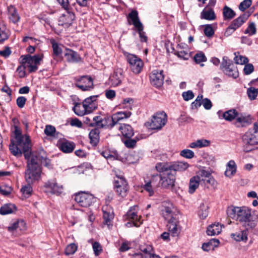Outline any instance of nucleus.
Instances as JSON below:
<instances>
[{"label": "nucleus", "instance_id": "6ab92c4d", "mask_svg": "<svg viewBox=\"0 0 258 258\" xmlns=\"http://www.w3.org/2000/svg\"><path fill=\"white\" fill-rule=\"evenodd\" d=\"M162 70H154L150 74V82L151 84L157 88L161 87L164 82V75Z\"/></svg>", "mask_w": 258, "mask_h": 258}, {"label": "nucleus", "instance_id": "20e7f679", "mask_svg": "<svg viewBox=\"0 0 258 258\" xmlns=\"http://www.w3.org/2000/svg\"><path fill=\"white\" fill-rule=\"evenodd\" d=\"M128 23L130 25H133L135 30L139 35L141 42H146L148 38L145 32H144V26L141 22L138 12L136 10H133L130 13L127 17Z\"/></svg>", "mask_w": 258, "mask_h": 258}, {"label": "nucleus", "instance_id": "79ce46f5", "mask_svg": "<svg viewBox=\"0 0 258 258\" xmlns=\"http://www.w3.org/2000/svg\"><path fill=\"white\" fill-rule=\"evenodd\" d=\"M16 210L14 205L12 204H6L0 208V214L2 215H7L13 213Z\"/></svg>", "mask_w": 258, "mask_h": 258}, {"label": "nucleus", "instance_id": "58836bf2", "mask_svg": "<svg viewBox=\"0 0 258 258\" xmlns=\"http://www.w3.org/2000/svg\"><path fill=\"white\" fill-rule=\"evenodd\" d=\"M210 144V142L209 140L206 139H200L191 143L189 145V147L191 148H203L209 146Z\"/></svg>", "mask_w": 258, "mask_h": 258}, {"label": "nucleus", "instance_id": "6e6552de", "mask_svg": "<svg viewBox=\"0 0 258 258\" xmlns=\"http://www.w3.org/2000/svg\"><path fill=\"white\" fill-rule=\"evenodd\" d=\"M167 122V115L164 112L155 114L150 122L147 123V126L151 130L161 129Z\"/></svg>", "mask_w": 258, "mask_h": 258}, {"label": "nucleus", "instance_id": "e433bc0d", "mask_svg": "<svg viewBox=\"0 0 258 258\" xmlns=\"http://www.w3.org/2000/svg\"><path fill=\"white\" fill-rule=\"evenodd\" d=\"M99 131L98 128L92 130L89 134V137L90 140V143L93 146H96L99 141Z\"/></svg>", "mask_w": 258, "mask_h": 258}, {"label": "nucleus", "instance_id": "a18cd8bd", "mask_svg": "<svg viewBox=\"0 0 258 258\" xmlns=\"http://www.w3.org/2000/svg\"><path fill=\"white\" fill-rule=\"evenodd\" d=\"M53 48V55L54 56H59L62 52L61 45L58 44L54 40L51 41Z\"/></svg>", "mask_w": 258, "mask_h": 258}, {"label": "nucleus", "instance_id": "0eeeda50", "mask_svg": "<svg viewBox=\"0 0 258 258\" xmlns=\"http://www.w3.org/2000/svg\"><path fill=\"white\" fill-rule=\"evenodd\" d=\"M160 172L159 185L163 188L172 189L175 185V175L171 171H158Z\"/></svg>", "mask_w": 258, "mask_h": 258}, {"label": "nucleus", "instance_id": "a878e982", "mask_svg": "<svg viewBox=\"0 0 258 258\" xmlns=\"http://www.w3.org/2000/svg\"><path fill=\"white\" fill-rule=\"evenodd\" d=\"M64 56L67 60L70 62H78L81 59L80 56L77 52L70 49H66Z\"/></svg>", "mask_w": 258, "mask_h": 258}, {"label": "nucleus", "instance_id": "864d4df0", "mask_svg": "<svg viewBox=\"0 0 258 258\" xmlns=\"http://www.w3.org/2000/svg\"><path fill=\"white\" fill-rule=\"evenodd\" d=\"M12 190L11 186L7 184H3L0 186V192L4 196L9 195L12 192Z\"/></svg>", "mask_w": 258, "mask_h": 258}, {"label": "nucleus", "instance_id": "4d7b16f0", "mask_svg": "<svg viewBox=\"0 0 258 258\" xmlns=\"http://www.w3.org/2000/svg\"><path fill=\"white\" fill-rule=\"evenodd\" d=\"M26 68V66L22 63H21V64L18 67L16 70V72L18 73V76L19 78H24L26 76V72L25 69Z\"/></svg>", "mask_w": 258, "mask_h": 258}, {"label": "nucleus", "instance_id": "680f3d73", "mask_svg": "<svg viewBox=\"0 0 258 258\" xmlns=\"http://www.w3.org/2000/svg\"><path fill=\"white\" fill-rule=\"evenodd\" d=\"M251 0H244L240 4L239 6V9L241 11L243 12L248 8L251 5Z\"/></svg>", "mask_w": 258, "mask_h": 258}, {"label": "nucleus", "instance_id": "1a4fd4ad", "mask_svg": "<svg viewBox=\"0 0 258 258\" xmlns=\"http://www.w3.org/2000/svg\"><path fill=\"white\" fill-rule=\"evenodd\" d=\"M243 143L248 145L258 144V122L253 124V127L249 129L242 137Z\"/></svg>", "mask_w": 258, "mask_h": 258}, {"label": "nucleus", "instance_id": "473e14b6", "mask_svg": "<svg viewBox=\"0 0 258 258\" xmlns=\"http://www.w3.org/2000/svg\"><path fill=\"white\" fill-rule=\"evenodd\" d=\"M251 122V118L250 115H241L240 116H237L236 118L235 124L237 126H244L249 124H250Z\"/></svg>", "mask_w": 258, "mask_h": 258}, {"label": "nucleus", "instance_id": "338daca9", "mask_svg": "<svg viewBox=\"0 0 258 258\" xmlns=\"http://www.w3.org/2000/svg\"><path fill=\"white\" fill-rule=\"evenodd\" d=\"M151 183V181H148L143 187L144 189L148 192L149 196H152L154 194V191L153 189Z\"/></svg>", "mask_w": 258, "mask_h": 258}, {"label": "nucleus", "instance_id": "72a5a7b5", "mask_svg": "<svg viewBox=\"0 0 258 258\" xmlns=\"http://www.w3.org/2000/svg\"><path fill=\"white\" fill-rule=\"evenodd\" d=\"M200 176L202 181H204L205 184H208L211 185H214L215 184V180L208 172L205 170H202L200 172Z\"/></svg>", "mask_w": 258, "mask_h": 258}, {"label": "nucleus", "instance_id": "39448f33", "mask_svg": "<svg viewBox=\"0 0 258 258\" xmlns=\"http://www.w3.org/2000/svg\"><path fill=\"white\" fill-rule=\"evenodd\" d=\"M43 56L42 54H37L34 56L30 55H22L20 63H24L26 66L29 73L35 72L38 70V66L40 64Z\"/></svg>", "mask_w": 258, "mask_h": 258}, {"label": "nucleus", "instance_id": "09e8293b", "mask_svg": "<svg viewBox=\"0 0 258 258\" xmlns=\"http://www.w3.org/2000/svg\"><path fill=\"white\" fill-rule=\"evenodd\" d=\"M234 55V60L236 64H244L248 61V58L241 55L239 52H235Z\"/></svg>", "mask_w": 258, "mask_h": 258}, {"label": "nucleus", "instance_id": "9d476101", "mask_svg": "<svg viewBox=\"0 0 258 258\" xmlns=\"http://www.w3.org/2000/svg\"><path fill=\"white\" fill-rule=\"evenodd\" d=\"M220 67L226 75L233 78H236L238 76V72L237 68L227 56L223 57Z\"/></svg>", "mask_w": 258, "mask_h": 258}, {"label": "nucleus", "instance_id": "bf43d9fd", "mask_svg": "<svg viewBox=\"0 0 258 258\" xmlns=\"http://www.w3.org/2000/svg\"><path fill=\"white\" fill-rule=\"evenodd\" d=\"M180 155L186 158L191 159L194 157V152L189 149H184L180 152Z\"/></svg>", "mask_w": 258, "mask_h": 258}, {"label": "nucleus", "instance_id": "2f4dec72", "mask_svg": "<svg viewBox=\"0 0 258 258\" xmlns=\"http://www.w3.org/2000/svg\"><path fill=\"white\" fill-rule=\"evenodd\" d=\"M119 130L122 136L126 138H131L134 134L132 127L127 124H121L119 127Z\"/></svg>", "mask_w": 258, "mask_h": 258}, {"label": "nucleus", "instance_id": "9b49d317", "mask_svg": "<svg viewBox=\"0 0 258 258\" xmlns=\"http://www.w3.org/2000/svg\"><path fill=\"white\" fill-rule=\"evenodd\" d=\"M75 200L80 206L87 208L94 202L95 198L92 194L82 191L75 195Z\"/></svg>", "mask_w": 258, "mask_h": 258}, {"label": "nucleus", "instance_id": "412c9836", "mask_svg": "<svg viewBox=\"0 0 258 258\" xmlns=\"http://www.w3.org/2000/svg\"><path fill=\"white\" fill-rule=\"evenodd\" d=\"M45 187L46 192L53 194L59 195L63 191L62 186L58 185L55 180L47 181L45 184Z\"/></svg>", "mask_w": 258, "mask_h": 258}, {"label": "nucleus", "instance_id": "423d86ee", "mask_svg": "<svg viewBox=\"0 0 258 258\" xmlns=\"http://www.w3.org/2000/svg\"><path fill=\"white\" fill-rule=\"evenodd\" d=\"M188 164L186 162H178L176 163L159 162L157 163L155 168L157 171H171L174 173L176 171H184L187 169Z\"/></svg>", "mask_w": 258, "mask_h": 258}, {"label": "nucleus", "instance_id": "b1692460", "mask_svg": "<svg viewBox=\"0 0 258 258\" xmlns=\"http://www.w3.org/2000/svg\"><path fill=\"white\" fill-rule=\"evenodd\" d=\"M102 211L104 223L107 225H109L111 223V221L114 218L113 210L110 206L105 205L102 207Z\"/></svg>", "mask_w": 258, "mask_h": 258}, {"label": "nucleus", "instance_id": "603ef678", "mask_svg": "<svg viewBox=\"0 0 258 258\" xmlns=\"http://www.w3.org/2000/svg\"><path fill=\"white\" fill-rule=\"evenodd\" d=\"M247 94L250 100H254L257 96L258 88L255 89L254 87H250L247 90Z\"/></svg>", "mask_w": 258, "mask_h": 258}, {"label": "nucleus", "instance_id": "4468645a", "mask_svg": "<svg viewBox=\"0 0 258 258\" xmlns=\"http://www.w3.org/2000/svg\"><path fill=\"white\" fill-rule=\"evenodd\" d=\"M114 186L115 191L118 196L121 197H124L126 196L128 186L124 177L119 176L118 179H115Z\"/></svg>", "mask_w": 258, "mask_h": 258}, {"label": "nucleus", "instance_id": "4be33fe9", "mask_svg": "<svg viewBox=\"0 0 258 258\" xmlns=\"http://www.w3.org/2000/svg\"><path fill=\"white\" fill-rule=\"evenodd\" d=\"M32 155H35L36 156L35 161L39 164V165H40V164H42L46 167H50V160L46 158V153L43 150H41L38 152H31L30 157Z\"/></svg>", "mask_w": 258, "mask_h": 258}, {"label": "nucleus", "instance_id": "052dcab7", "mask_svg": "<svg viewBox=\"0 0 258 258\" xmlns=\"http://www.w3.org/2000/svg\"><path fill=\"white\" fill-rule=\"evenodd\" d=\"M256 33V27L254 22L249 23L247 29L245 30V33L248 34L249 35H252Z\"/></svg>", "mask_w": 258, "mask_h": 258}, {"label": "nucleus", "instance_id": "ddd939ff", "mask_svg": "<svg viewBox=\"0 0 258 258\" xmlns=\"http://www.w3.org/2000/svg\"><path fill=\"white\" fill-rule=\"evenodd\" d=\"M139 210L138 206H134L131 207L130 209L126 213V217L128 220H133V223L127 222L126 225L127 227L132 226L133 225L136 227H139L142 224V221L141 220V216L138 215Z\"/></svg>", "mask_w": 258, "mask_h": 258}, {"label": "nucleus", "instance_id": "0e129e2a", "mask_svg": "<svg viewBox=\"0 0 258 258\" xmlns=\"http://www.w3.org/2000/svg\"><path fill=\"white\" fill-rule=\"evenodd\" d=\"M194 59L197 63L205 62L207 60L206 57L203 52L197 53L194 56Z\"/></svg>", "mask_w": 258, "mask_h": 258}, {"label": "nucleus", "instance_id": "c756f323", "mask_svg": "<svg viewBox=\"0 0 258 258\" xmlns=\"http://www.w3.org/2000/svg\"><path fill=\"white\" fill-rule=\"evenodd\" d=\"M174 220L175 219L168 221V224L167 225L169 232L173 237L178 236L180 231L179 226Z\"/></svg>", "mask_w": 258, "mask_h": 258}, {"label": "nucleus", "instance_id": "e2e57ef3", "mask_svg": "<svg viewBox=\"0 0 258 258\" xmlns=\"http://www.w3.org/2000/svg\"><path fill=\"white\" fill-rule=\"evenodd\" d=\"M175 54L184 60L188 59L190 56L189 53L185 50L176 51Z\"/></svg>", "mask_w": 258, "mask_h": 258}, {"label": "nucleus", "instance_id": "bb28decb", "mask_svg": "<svg viewBox=\"0 0 258 258\" xmlns=\"http://www.w3.org/2000/svg\"><path fill=\"white\" fill-rule=\"evenodd\" d=\"M26 229V223L23 220H18L12 223L9 227L8 230L11 232L14 231H23Z\"/></svg>", "mask_w": 258, "mask_h": 258}, {"label": "nucleus", "instance_id": "3c124183", "mask_svg": "<svg viewBox=\"0 0 258 258\" xmlns=\"http://www.w3.org/2000/svg\"><path fill=\"white\" fill-rule=\"evenodd\" d=\"M44 133L47 136L55 137L56 130L55 127L51 125H46L44 130Z\"/></svg>", "mask_w": 258, "mask_h": 258}, {"label": "nucleus", "instance_id": "f3484780", "mask_svg": "<svg viewBox=\"0 0 258 258\" xmlns=\"http://www.w3.org/2000/svg\"><path fill=\"white\" fill-rule=\"evenodd\" d=\"M161 214L163 217L167 221L174 219V207L170 202H164L162 203Z\"/></svg>", "mask_w": 258, "mask_h": 258}, {"label": "nucleus", "instance_id": "f704fd0d", "mask_svg": "<svg viewBox=\"0 0 258 258\" xmlns=\"http://www.w3.org/2000/svg\"><path fill=\"white\" fill-rule=\"evenodd\" d=\"M109 117H105L102 119L100 116H96L93 117L96 125L101 128H110V123L107 119Z\"/></svg>", "mask_w": 258, "mask_h": 258}, {"label": "nucleus", "instance_id": "69168bd1", "mask_svg": "<svg viewBox=\"0 0 258 258\" xmlns=\"http://www.w3.org/2000/svg\"><path fill=\"white\" fill-rule=\"evenodd\" d=\"M140 249L145 254L146 258H149L153 253V249L150 245H147L145 247L141 248Z\"/></svg>", "mask_w": 258, "mask_h": 258}, {"label": "nucleus", "instance_id": "5701e85b", "mask_svg": "<svg viewBox=\"0 0 258 258\" xmlns=\"http://www.w3.org/2000/svg\"><path fill=\"white\" fill-rule=\"evenodd\" d=\"M97 96H91L83 102L88 113H90L97 108L96 98Z\"/></svg>", "mask_w": 258, "mask_h": 258}, {"label": "nucleus", "instance_id": "de8ad7c7", "mask_svg": "<svg viewBox=\"0 0 258 258\" xmlns=\"http://www.w3.org/2000/svg\"><path fill=\"white\" fill-rule=\"evenodd\" d=\"M31 184L27 183V184L23 186L21 189L22 195L25 198H28L32 195V188Z\"/></svg>", "mask_w": 258, "mask_h": 258}, {"label": "nucleus", "instance_id": "c9c22d12", "mask_svg": "<svg viewBox=\"0 0 258 258\" xmlns=\"http://www.w3.org/2000/svg\"><path fill=\"white\" fill-rule=\"evenodd\" d=\"M59 148L64 153H71L75 149V144L68 141H63L59 144Z\"/></svg>", "mask_w": 258, "mask_h": 258}, {"label": "nucleus", "instance_id": "7c9ffc66", "mask_svg": "<svg viewBox=\"0 0 258 258\" xmlns=\"http://www.w3.org/2000/svg\"><path fill=\"white\" fill-rule=\"evenodd\" d=\"M237 166L234 161L230 160L226 165L225 175L228 177H232L236 172Z\"/></svg>", "mask_w": 258, "mask_h": 258}, {"label": "nucleus", "instance_id": "393cba45", "mask_svg": "<svg viewBox=\"0 0 258 258\" xmlns=\"http://www.w3.org/2000/svg\"><path fill=\"white\" fill-rule=\"evenodd\" d=\"M122 73V70L121 69H117L114 71L109 78L112 85L117 86L121 83L123 78Z\"/></svg>", "mask_w": 258, "mask_h": 258}, {"label": "nucleus", "instance_id": "37998d69", "mask_svg": "<svg viewBox=\"0 0 258 258\" xmlns=\"http://www.w3.org/2000/svg\"><path fill=\"white\" fill-rule=\"evenodd\" d=\"M231 236L236 241H246L247 239V232L246 230H242L231 234Z\"/></svg>", "mask_w": 258, "mask_h": 258}, {"label": "nucleus", "instance_id": "f8f14e48", "mask_svg": "<svg viewBox=\"0 0 258 258\" xmlns=\"http://www.w3.org/2000/svg\"><path fill=\"white\" fill-rule=\"evenodd\" d=\"M126 57L132 71L135 74L140 73L144 65L142 59L137 56L130 53L126 54Z\"/></svg>", "mask_w": 258, "mask_h": 258}, {"label": "nucleus", "instance_id": "4c0bfd02", "mask_svg": "<svg viewBox=\"0 0 258 258\" xmlns=\"http://www.w3.org/2000/svg\"><path fill=\"white\" fill-rule=\"evenodd\" d=\"M8 12L10 20L14 23H17L20 20V17L17 13L15 8L10 6L8 7Z\"/></svg>", "mask_w": 258, "mask_h": 258}, {"label": "nucleus", "instance_id": "6e6d98bb", "mask_svg": "<svg viewBox=\"0 0 258 258\" xmlns=\"http://www.w3.org/2000/svg\"><path fill=\"white\" fill-rule=\"evenodd\" d=\"M77 249V245L74 243L69 244L66 248L65 254L67 255L74 254Z\"/></svg>", "mask_w": 258, "mask_h": 258}, {"label": "nucleus", "instance_id": "f257e3e1", "mask_svg": "<svg viewBox=\"0 0 258 258\" xmlns=\"http://www.w3.org/2000/svg\"><path fill=\"white\" fill-rule=\"evenodd\" d=\"M14 139H11L9 150L17 157H20L24 154L25 159H28L31 153V145L29 136L22 135L21 129L14 125Z\"/></svg>", "mask_w": 258, "mask_h": 258}, {"label": "nucleus", "instance_id": "ea45409f", "mask_svg": "<svg viewBox=\"0 0 258 258\" xmlns=\"http://www.w3.org/2000/svg\"><path fill=\"white\" fill-rule=\"evenodd\" d=\"M73 110L78 116H83L86 114H89L88 113L83 103L82 104L79 103H76L73 107Z\"/></svg>", "mask_w": 258, "mask_h": 258}, {"label": "nucleus", "instance_id": "13d9d810", "mask_svg": "<svg viewBox=\"0 0 258 258\" xmlns=\"http://www.w3.org/2000/svg\"><path fill=\"white\" fill-rule=\"evenodd\" d=\"M92 248L96 256L99 255L103 251L102 246L98 242L93 243Z\"/></svg>", "mask_w": 258, "mask_h": 258}, {"label": "nucleus", "instance_id": "774afa93", "mask_svg": "<svg viewBox=\"0 0 258 258\" xmlns=\"http://www.w3.org/2000/svg\"><path fill=\"white\" fill-rule=\"evenodd\" d=\"M203 99V95H199L196 99L191 103L192 108H198L202 104L201 101Z\"/></svg>", "mask_w": 258, "mask_h": 258}, {"label": "nucleus", "instance_id": "5fc2aeb1", "mask_svg": "<svg viewBox=\"0 0 258 258\" xmlns=\"http://www.w3.org/2000/svg\"><path fill=\"white\" fill-rule=\"evenodd\" d=\"M204 27L205 35L208 37H212L214 34V31L212 25L210 24H207L204 25Z\"/></svg>", "mask_w": 258, "mask_h": 258}, {"label": "nucleus", "instance_id": "f03ea898", "mask_svg": "<svg viewBox=\"0 0 258 258\" xmlns=\"http://www.w3.org/2000/svg\"><path fill=\"white\" fill-rule=\"evenodd\" d=\"M227 216L240 222L247 229H253L258 222V216L251 214L250 209L246 207L229 206L227 209Z\"/></svg>", "mask_w": 258, "mask_h": 258}, {"label": "nucleus", "instance_id": "2eb2a0df", "mask_svg": "<svg viewBox=\"0 0 258 258\" xmlns=\"http://www.w3.org/2000/svg\"><path fill=\"white\" fill-rule=\"evenodd\" d=\"M76 86L83 91H89L93 88V80L89 76H83L76 80Z\"/></svg>", "mask_w": 258, "mask_h": 258}, {"label": "nucleus", "instance_id": "aec40b11", "mask_svg": "<svg viewBox=\"0 0 258 258\" xmlns=\"http://www.w3.org/2000/svg\"><path fill=\"white\" fill-rule=\"evenodd\" d=\"M59 18L58 24L64 27L68 28L72 25L75 16L73 13L68 10Z\"/></svg>", "mask_w": 258, "mask_h": 258}, {"label": "nucleus", "instance_id": "c03bdc74", "mask_svg": "<svg viewBox=\"0 0 258 258\" xmlns=\"http://www.w3.org/2000/svg\"><path fill=\"white\" fill-rule=\"evenodd\" d=\"M223 15L224 19L231 20L236 15L235 13L229 7L225 6L223 10Z\"/></svg>", "mask_w": 258, "mask_h": 258}, {"label": "nucleus", "instance_id": "8fccbe9b", "mask_svg": "<svg viewBox=\"0 0 258 258\" xmlns=\"http://www.w3.org/2000/svg\"><path fill=\"white\" fill-rule=\"evenodd\" d=\"M199 215L202 219L206 218L208 215V206L202 203L200 206Z\"/></svg>", "mask_w": 258, "mask_h": 258}, {"label": "nucleus", "instance_id": "a211bd4d", "mask_svg": "<svg viewBox=\"0 0 258 258\" xmlns=\"http://www.w3.org/2000/svg\"><path fill=\"white\" fill-rule=\"evenodd\" d=\"M131 114L132 113L130 111H119L113 114L107 118L110 123V128L114 126L118 122L130 117Z\"/></svg>", "mask_w": 258, "mask_h": 258}, {"label": "nucleus", "instance_id": "49530a36", "mask_svg": "<svg viewBox=\"0 0 258 258\" xmlns=\"http://www.w3.org/2000/svg\"><path fill=\"white\" fill-rule=\"evenodd\" d=\"M237 115L238 113L236 110L232 109L225 112L223 114V117L226 120L231 121L235 117H237Z\"/></svg>", "mask_w": 258, "mask_h": 258}, {"label": "nucleus", "instance_id": "dca6fc26", "mask_svg": "<svg viewBox=\"0 0 258 258\" xmlns=\"http://www.w3.org/2000/svg\"><path fill=\"white\" fill-rule=\"evenodd\" d=\"M248 18V15L246 14H243L234 20L227 28L225 34L227 35H231L234 31L242 26V25L246 22Z\"/></svg>", "mask_w": 258, "mask_h": 258}, {"label": "nucleus", "instance_id": "7ed1b4c3", "mask_svg": "<svg viewBox=\"0 0 258 258\" xmlns=\"http://www.w3.org/2000/svg\"><path fill=\"white\" fill-rule=\"evenodd\" d=\"M36 156L32 155L27 160V170L25 171V180L28 183H33L38 180L41 175L40 165L35 161Z\"/></svg>", "mask_w": 258, "mask_h": 258}, {"label": "nucleus", "instance_id": "c85d7f7f", "mask_svg": "<svg viewBox=\"0 0 258 258\" xmlns=\"http://www.w3.org/2000/svg\"><path fill=\"white\" fill-rule=\"evenodd\" d=\"M222 226L218 222L209 225L207 229V233L209 236H214L221 233Z\"/></svg>", "mask_w": 258, "mask_h": 258}, {"label": "nucleus", "instance_id": "a19ab883", "mask_svg": "<svg viewBox=\"0 0 258 258\" xmlns=\"http://www.w3.org/2000/svg\"><path fill=\"white\" fill-rule=\"evenodd\" d=\"M201 17L202 19L208 20H214L216 19V16L212 9H204L201 13Z\"/></svg>", "mask_w": 258, "mask_h": 258}, {"label": "nucleus", "instance_id": "cd10ccee", "mask_svg": "<svg viewBox=\"0 0 258 258\" xmlns=\"http://www.w3.org/2000/svg\"><path fill=\"white\" fill-rule=\"evenodd\" d=\"M202 182L200 173L190 178L189 183L188 192L193 194Z\"/></svg>", "mask_w": 258, "mask_h": 258}]
</instances>
